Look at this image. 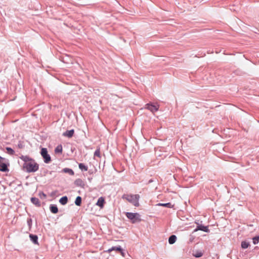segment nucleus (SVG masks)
<instances>
[{
  "label": "nucleus",
  "mask_w": 259,
  "mask_h": 259,
  "mask_svg": "<svg viewBox=\"0 0 259 259\" xmlns=\"http://www.w3.org/2000/svg\"><path fill=\"white\" fill-rule=\"evenodd\" d=\"M23 167L28 172H33L38 169L39 165L33 159L29 162L24 163Z\"/></svg>",
  "instance_id": "nucleus-1"
},
{
  "label": "nucleus",
  "mask_w": 259,
  "mask_h": 259,
  "mask_svg": "<svg viewBox=\"0 0 259 259\" xmlns=\"http://www.w3.org/2000/svg\"><path fill=\"white\" fill-rule=\"evenodd\" d=\"M139 195H124L122 196L123 198L125 199L128 202L132 203L135 206H138L139 205Z\"/></svg>",
  "instance_id": "nucleus-2"
},
{
  "label": "nucleus",
  "mask_w": 259,
  "mask_h": 259,
  "mask_svg": "<svg viewBox=\"0 0 259 259\" xmlns=\"http://www.w3.org/2000/svg\"><path fill=\"white\" fill-rule=\"evenodd\" d=\"M126 217L131 220L132 223H136L141 221V215L139 213L126 212L125 213Z\"/></svg>",
  "instance_id": "nucleus-3"
},
{
  "label": "nucleus",
  "mask_w": 259,
  "mask_h": 259,
  "mask_svg": "<svg viewBox=\"0 0 259 259\" xmlns=\"http://www.w3.org/2000/svg\"><path fill=\"white\" fill-rule=\"evenodd\" d=\"M40 154L44 159V162L46 163H49L51 161L50 155L48 153L47 148H42L41 150Z\"/></svg>",
  "instance_id": "nucleus-4"
},
{
  "label": "nucleus",
  "mask_w": 259,
  "mask_h": 259,
  "mask_svg": "<svg viewBox=\"0 0 259 259\" xmlns=\"http://www.w3.org/2000/svg\"><path fill=\"white\" fill-rule=\"evenodd\" d=\"M146 108L150 110L152 113H154L158 110V105H153L151 103H148L146 105Z\"/></svg>",
  "instance_id": "nucleus-5"
},
{
  "label": "nucleus",
  "mask_w": 259,
  "mask_h": 259,
  "mask_svg": "<svg viewBox=\"0 0 259 259\" xmlns=\"http://www.w3.org/2000/svg\"><path fill=\"white\" fill-rule=\"evenodd\" d=\"M74 184L81 188H84L85 186L84 182L80 179H77L74 181Z\"/></svg>",
  "instance_id": "nucleus-6"
},
{
  "label": "nucleus",
  "mask_w": 259,
  "mask_h": 259,
  "mask_svg": "<svg viewBox=\"0 0 259 259\" xmlns=\"http://www.w3.org/2000/svg\"><path fill=\"white\" fill-rule=\"evenodd\" d=\"M198 230L203 231L205 232H208L209 231V230L207 226H204L202 225H198L197 227V228L195 229L194 231H197Z\"/></svg>",
  "instance_id": "nucleus-7"
},
{
  "label": "nucleus",
  "mask_w": 259,
  "mask_h": 259,
  "mask_svg": "<svg viewBox=\"0 0 259 259\" xmlns=\"http://www.w3.org/2000/svg\"><path fill=\"white\" fill-rule=\"evenodd\" d=\"M74 133V130H71L69 131H66L65 132L63 133V136L64 137H67L68 138H71Z\"/></svg>",
  "instance_id": "nucleus-8"
},
{
  "label": "nucleus",
  "mask_w": 259,
  "mask_h": 259,
  "mask_svg": "<svg viewBox=\"0 0 259 259\" xmlns=\"http://www.w3.org/2000/svg\"><path fill=\"white\" fill-rule=\"evenodd\" d=\"M29 237L31 241L35 244H38V237L36 235H33L30 234L29 235Z\"/></svg>",
  "instance_id": "nucleus-9"
},
{
  "label": "nucleus",
  "mask_w": 259,
  "mask_h": 259,
  "mask_svg": "<svg viewBox=\"0 0 259 259\" xmlns=\"http://www.w3.org/2000/svg\"><path fill=\"white\" fill-rule=\"evenodd\" d=\"M50 209L53 213H57L58 212V209L56 204H51L50 205Z\"/></svg>",
  "instance_id": "nucleus-10"
},
{
  "label": "nucleus",
  "mask_w": 259,
  "mask_h": 259,
  "mask_svg": "<svg viewBox=\"0 0 259 259\" xmlns=\"http://www.w3.org/2000/svg\"><path fill=\"white\" fill-rule=\"evenodd\" d=\"M104 199L102 197H101L98 199L96 205L102 208L104 206Z\"/></svg>",
  "instance_id": "nucleus-11"
},
{
  "label": "nucleus",
  "mask_w": 259,
  "mask_h": 259,
  "mask_svg": "<svg viewBox=\"0 0 259 259\" xmlns=\"http://www.w3.org/2000/svg\"><path fill=\"white\" fill-rule=\"evenodd\" d=\"M116 250V251H121V247L120 246H113L111 248H109L107 250L105 251L107 252L110 253L112 251Z\"/></svg>",
  "instance_id": "nucleus-12"
},
{
  "label": "nucleus",
  "mask_w": 259,
  "mask_h": 259,
  "mask_svg": "<svg viewBox=\"0 0 259 259\" xmlns=\"http://www.w3.org/2000/svg\"><path fill=\"white\" fill-rule=\"evenodd\" d=\"M20 158L22 160L24 163L29 162L31 160H33V159L31 158L28 156H23L22 155L20 157Z\"/></svg>",
  "instance_id": "nucleus-13"
},
{
  "label": "nucleus",
  "mask_w": 259,
  "mask_h": 259,
  "mask_svg": "<svg viewBox=\"0 0 259 259\" xmlns=\"http://www.w3.org/2000/svg\"><path fill=\"white\" fill-rule=\"evenodd\" d=\"M31 202L35 205L36 206H39L40 205V201L36 197H32L31 198Z\"/></svg>",
  "instance_id": "nucleus-14"
},
{
  "label": "nucleus",
  "mask_w": 259,
  "mask_h": 259,
  "mask_svg": "<svg viewBox=\"0 0 259 259\" xmlns=\"http://www.w3.org/2000/svg\"><path fill=\"white\" fill-rule=\"evenodd\" d=\"M8 170V168L6 164L1 162L0 163V171L6 172Z\"/></svg>",
  "instance_id": "nucleus-15"
},
{
  "label": "nucleus",
  "mask_w": 259,
  "mask_h": 259,
  "mask_svg": "<svg viewBox=\"0 0 259 259\" xmlns=\"http://www.w3.org/2000/svg\"><path fill=\"white\" fill-rule=\"evenodd\" d=\"M177 237L175 235H171L168 239V242L170 244H172L176 241Z\"/></svg>",
  "instance_id": "nucleus-16"
},
{
  "label": "nucleus",
  "mask_w": 259,
  "mask_h": 259,
  "mask_svg": "<svg viewBox=\"0 0 259 259\" xmlns=\"http://www.w3.org/2000/svg\"><path fill=\"white\" fill-rule=\"evenodd\" d=\"M62 152V146L61 145H58L55 149V153L56 154H61Z\"/></svg>",
  "instance_id": "nucleus-17"
},
{
  "label": "nucleus",
  "mask_w": 259,
  "mask_h": 259,
  "mask_svg": "<svg viewBox=\"0 0 259 259\" xmlns=\"http://www.w3.org/2000/svg\"><path fill=\"white\" fill-rule=\"evenodd\" d=\"M68 202V198L67 196H63L59 200V202L62 205H65Z\"/></svg>",
  "instance_id": "nucleus-18"
},
{
  "label": "nucleus",
  "mask_w": 259,
  "mask_h": 259,
  "mask_svg": "<svg viewBox=\"0 0 259 259\" xmlns=\"http://www.w3.org/2000/svg\"><path fill=\"white\" fill-rule=\"evenodd\" d=\"M158 206H164L168 208H172L174 206V205L171 204V203H158L157 204Z\"/></svg>",
  "instance_id": "nucleus-19"
},
{
  "label": "nucleus",
  "mask_w": 259,
  "mask_h": 259,
  "mask_svg": "<svg viewBox=\"0 0 259 259\" xmlns=\"http://www.w3.org/2000/svg\"><path fill=\"white\" fill-rule=\"evenodd\" d=\"M78 166L79 169H80L82 171H86L88 170V166L85 165L83 163H79Z\"/></svg>",
  "instance_id": "nucleus-20"
},
{
  "label": "nucleus",
  "mask_w": 259,
  "mask_h": 259,
  "mask_svg": "<svg viewBox=\"0 0 259 259\" xmlns=\"http://www.w3.org/2000/svg\"><path fill=\"white\" fill-rule=\"evenodd\" d=\"M63 171L65 173H68L71 176H72L74 174L73 170L69 168H65L63 169Z\"/></svg>",
  "instance_id": "nucleus-21"
},
{
  "label": "nucleus",
  "mask_w": 259,
  "mask_h": 259,
  "mask_svg": "<svg viewBox=\"0 0 259 259\" xmlns=\"http://www.w3.org/2000/svg\"><path fill=\"white\" fill-rule=\"evenodd\" d=\"M81 197L80 196H77L75 200V204L77 206H80L81 203Z\"/></svg>",
  "instance_id": "nucleus-22"
},
{
  "label": "nucleus",
  "mask_w": 259,
  "mask_h": 259,
  "mask_svg": "<svg viewBox=\"0 0 259 259\" xmlns=\"http://www.w3.org/2000/svg\"><path fill=\"white\" fill-rule=\"evenodd\" d=\"M249 245V243L246 241H242L241 242V247L243 249L248 248Z\"/></svg>",
  "instance_id": "nucleus-23"
},
{
  "label": "nucleus",
  "mask_w": 259,
  "mask_h": 259,
  "mask_svg": "<svg viewBox=\"0 0 259 259\" xmlns=\"http://www.w3.org/2000/svg\"><path fill=\"white\" fill-rule=\"evenodd\" d=\"M94 156L101 157V153L100 148L97 149L94 153Z\"/></svg>",
  "instance_id": "nucleus-24"
},
{
  "label": "nucleus",
  "mask_w": 259,
  "mask_h": 259,
  "mask_svg": "<svg viewBox=\"0 0 259 259\" xmlns=\"http://www.w3.org/2000/svg\"><path fill=\"white\" fill-rule=\"evenodd\" d=\"M193 255L196 257H200L203 255V253L201 251H197L195 253H193Z\"/></svg>",
  "instance_id": "nucleus-25"
},
{
  "label": "nucleus",
  "mask_w": 259,
  "mask_h": 259,
  "mask_svg": "<svg viewBox=\"0 0 259 259\" xmlns=\"http://www.w3.org/2000/svg\"><path fill=\"white\" fill-rule=\"evenodd\" d=\"M6 150H7L8 153L11 155H14L15 153L14 150L10 147H7Z\"/></svg>",
  "instance_id": "nucleus-26"
},
{
  "label": "nucleus",
  "mask_w": 259,
  "mask_h": 259,
  "mask_svg": "<svg viewBox=\"0 0 259 259\" xmlns=\"http://www.w3.org/2000/svg\"><path fill=\"white\" fill-rule=\"evenodd\" d=\"M259 241V236H255L253 238V243L254 244H256L258 243Z\"/></svg>",
  "instance_id": "nucleus-27"
},
{
  "label": "nucleus",
  "mask_w": 259,
  "mask_h": 259,
  "mask_svg": "<svg viewBox=\"0 0 259 259\" xmlns=\"http://www.w3.org/2000/svg\"><path fill=\"white\" fill-rule=\"evenodd\" d=\"M17 147L19 149H22L24 147V145L23 144V143L22 142H19L18 144V145H17Z\"/></svg>",
  "instance_id": "nucleus-28"
},
{
  "label": "nucleus",
  "mask_w": 259,
  "mask_h": 259,
  "mask_svg": "<svg viewBox=\"0 0 259 259\" xmlns=\"http://www.w3.org/2000/svg\"><path fill=\"white\" fill-rule=\"evenodd\" d=\"M39 196L41 199H45L47 197V195L42 192L39 193Z\"/></svg>",
  "instance_id": "nucleus-29"
},
{
  "label": "nucleus",
  "mask_w": 259,
  "mask_h": 259,
  "mask_svg": "<svg viewBox=\"0 0 259 259\" xmlns=\"http://www.w3.org/2000/svg\"><path fill=\"white\" fill-rule=\"evenodd\" d=\"M121 255L123 256V257H125V253L123 251L122 249L121 248V251H119Z\"/></svg>",
  "instance_id": "nucleus-30"
},
{
  "label": "nucleus",
  "mask_w": 259,
  "mask_h": 259,
  "mask_svg": "<svg viewBox=\"0 0 259 259\" xmlns=\"http://www.w3.org/2000/svg\"><path fill=\"white\" fill-rule=\"evenodd\" d=\"M4 159V158L3 157H2L1 156H0V163L2 162V161Z\"/></svg>",
  "instance_id": "nucleus-31"
},
{
  "label": "nucleus",
  "mask_w": 259,
  "mask_h": 259,
  "mask_svg": "<svg viewBox=\"0 0 259 259\" xmlns=\"http://www.w3.org/2000/svg\"><path fill=\"white\" fill-rule=\"evenodd\" d=\"M31 219H29V220L27 221V222L29 223V222H31Z\"/></svg>",
  "instance_id": "nucleus-32"
}]
</instances>
